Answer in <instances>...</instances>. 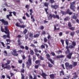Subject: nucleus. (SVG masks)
I'll list each match as a JSON object with an SVG mask.
<instances>
[{
  "label": "nucleus",
  "mask_w": 79,
  "mask_h": 79,
  "mask_svg": "<svg viewBox=\"0 0 79 79\" xmlns=\"http://www.w3.org/2000/svg\"><path fill=\"white\" fill-rule=\"evenodd\" d=\"M55 19L56 18V17L55 16V14L52 15V14H49V16H48V20H51L52 19V18Z\"/></svg>",
  "instance_id": "nucleus-1"
},
{
  "label": "nucleus",
  "mask_w": 79,
  "mask_h": 79,
  "mask_svg": "<svg viewBox=\"0 0 79 79\" xmlns=\"http://www.w3.org/2000/svg\"><path fill=\"white\" fill-rule=\"evenodd\" d=\"M28 62H27V64L28 68H29V66H30V65L31 64V63L32 62V59H31V58H28Z\"/></svg>",
  "instance_id": "nucleus-2"
},
{
  "label": "nucleus",
  "mask_w": 79,
  "mask_h": 79,
  "mask_svg": "<svg viewBox=\"0 0 79 79\" xmlns=\"http://www.w3.org/2000/svg\"><path fill=\"white\" fill-rule=\"evenodd\" d=\"M0 21L2 22L3 24H4V25L5 26H8V22L7 21L3 19H0Z\"/></svg>",
  "instance_id": "nucleus-3"
},
{
  "label": "nucleus",
  "mask_w": 79,
  "mask_h": 79,
  "mask_svg": "<svg viewBox=\"0 0 79 79\" xmlns=\"http://www.w3.org/2000/svg\"><path fill=\"white\" fill-rule=\"evenodd\" d=\"M76 3V1H74L73 2H71L70 3V8L73 9V7H74V9H75V6H74V5H75Z\"/></svg>",
  "instance_id": "nucleus-4"
},
{
  "label": "nucleus",
  "mask_w": 79,
  "mask_h": 79,
  "mask_svg": "<svg viewBox=\"0 0 79 79\" xmlns=\"http://www.w3.org/2000/svg\"><path fill=\"white\" fill-rule=\"evenodd\" d=\"M12 51L14 54H13V53H12V54L14 55V56H18V54L17 53V52H16V49H13L12 50Z\"/></svg>",
  "instance_id": "nucleus-5"
},
{
  "label": "nucleus",
  "mask_w": 79,
  "mask_h": 79,
  "mask_svg": "<svg viewBox=\"0 0 79 79\" xmlns=\"http://www.w3.org/2000/svg\"><path fill=\"white\" fill-rule=\"evenodd\" d=\"M42 71V73L41 74V76L43 77L44 79H46V76H47L48 75L45 73H44L43 70L41 71Z\"/></svg>",
  "instance_id": "nucleus-6"
},
{
  "label": "nucleus",
  "mask_w": 79,
  "mask_h": 79,
  "mask_svg": "<svg viewBox=\"0 0 79 79\" xmlns=\"http://www.w3.org/2000/svg\"><path fill=\"white\" fill-rule=\"evenodd\" d=\"M73 54V52H72L71 53H69V55L67 56V57L68 58V59H69V60H71V56H72V55Z\"/></svg>",
  "instance_id": "nucleus-7"
},
{
  "label": "nucleus",
  "mask_w": 79,
  "mask_h": 79,
  "mask_svg": "<svg viewBox=\"0 0 79 79\" xmlns=\"http://www.w3.org/2000/svg\"><path fill=\"white\" fill-rule=\"evenodd\" d=\"M51 8H54L55 10H56V9L59 8V6L58 5H51Z\"/></svg>",
  "instance_id": "nucleus-8"
},
{
  "label": "nucleus",
  "mask_w": 79,
  "mask_h": 79,
  "mask_svg": "<svg viewBox=\"0 0 79 79\" xmlns=\"http://www.w3.org/2000/svg\"><path fill=\"white\" fill-rule=\"evenodd\" d=\"M4 32L6 34H7V35H6V37H7V38H10V32H6V31H4Z\"/></svg>",
  "instance_id": "nucleus-9"
},
{
  "label": "nucleus",
  "mask_w": 79,
  "mask_h": 79,
  "mask_svg": "<svg viewBox=\"0 0 79 79\" xmlns=\"http://www.w3.org/2000/svg\"><path fill=\"white\" fill-rule=\"evenodd\" d=\"M11 68V67L10 65H7L6 66L4 67V69H8L9 70H10Z\"/></svg>",
  "instance_id": "nucleus-10"
},
{
  "label": "nucleus",
  "mask_w": 79,
  "mask_h": 79,
  "mask_svg": "<svg viewBox=\"0 0 79 79\" xmlns=\"http://www.w3.org/2000/svg\"><path fill=\"white\" fill-rule=\"evenodd\" d=\"M16 37H18V40L17 41V42H18V45H20V39L19 38H20V35H19L17 36H16Z\"/></svg>",
  "instance_id": "nucleus-11"
},
{
  "label": "nucleus",
  "mask_w": 79,
  "mask_h": 79,
  "mask_svg": "<svg viewBox=\"0 0 79 79\" xmlns=\"http://www.w3.org/2000/svg\"><path fill=\"white\" fill-rule=\"evenodd\" d=\"M30 15H31V19H32L33 18V16H32V13H33V10L32 9H31L30 10Z\"/></svg>",
  "instance_id": "nucleus-12"
},
{
  "label": "nucleus",
  "mask_w": 79,
  "mask_h": 79,
  "mask_svg": "<svg viewBox=\"0 0 79 79\" xmlns=\"http://www.w3.org/2000/svg\"><path fill=\"white\" fill-rule=\"evenodd\" d=\"M64 55H61L60 56H56V58L58 59V58H64Z\"/></svg>",
  "instance_id": "nucleus-13"
},
{
  "label": "nucleus",
  "mask_w": 79,
  "mask_h": 79,
  "mask_svg": "<svg viewBox=\"0 0 79 79\" xmlns=\"http://www.w3.org/2000/svg\"><path fill=\"white\" fill-rule=\"evenodd\" d=\"M65 64L66 68L68 70V67L69 65V63L68 62H66L65 63Z\"/></svg>",
  "instance_id": "nucleus-14"
},
{
  "label": "nucleus",
  "mask_w": 79,
  "mask_h": 79,
  "mask_svg": "<svg viewBox=\"0 0 79 79\" xmlns=\"http://www.w3.org/2000/svg\"><path fill=\"white\" fill-rule=\"evenodd\" d=\"M77 14H74V15L72 17V18H73V19H77Z\"/></svg>",
  "instance_id": "nucleus-15"
},
{
  "label": "nucleus",
  "mask_w": 79,
  "mask_h": 79,
  "mask_svg": "<svg viewBox=\"0 0 79 79\" xmlns=\"http://www.w3.org/2000/svg\"><path fill=\"white\" fill-rule=\"evenodd\" d=\"M39 35H40V34H37L34 35L33 37H34V38H36V37H39Z\"/></svg>",
  "instance_id": "nucleus-16"
},
{
  "label": "nucleus",
  "mask_w": 79,
  "mask_h": 79,
  "mask_svg": "<svg viewBox=\"0 0 79 79\" xmlns=\"http://www.w3.org/2000/svg\"><path fill=\"white\" fill-rule=\"evenodd\" d=\"M50 76L51 79H54V78H55V76H54V74H53L50 75Z\"/></svg>",
  "instance_id": "nucleus-17"
},
{
  "label": "nucleus",
  "mask_w": 79,
  "mask_h": 79,
  "mask_svg": "<svg viewBox=\"0 0 79 79\" xmlns=\"http://www.w3.org/2000/svg\"><path fill=\"white\" fill-rule=\"evenodd\" d=\"M44 5L45 6H46L47 8L48 7V4L47 2H44Z\"/></svg>",
  "instance_id": "nucleus-18"
},
{
  "label": "nucleus",
  "mask_w": 79,
  "mask_h": 79,
  "mask_svg": "<svg viewBox=\"0 0 79 79\" xmlns=\"http://www.w3.org/2000/svg\"><path fill=\"white\" fill-rule=\"evenodd\" d=\"M7 63L5 64V66H7L8 64H10V63L11 62V61H10V60H7Z\"/></svg>",
  "instance_id": "nucleus-19"
},
{
  "label": "nucleus",
  "mask_w": 79,
  "mask_h": 79,
  "mask_svg": "<svg viewBox=\"0 0 79 79\" xmlns=\"http://www.w3.org/2000/svg\"><path fill=\"white\" fill-rule=\"evenodd\" d=\"M4 27L5 30L6 31V32H9V30L8 29V26H5Z\"/></svg>",
  "instance_id": "nucleus-20"
},
{
  "label": "nucleus",
  "mask_w": 79,
  "mask_h": 79,
  "mask_svg": "<svg viewBox=\"0 0 79 79\" xmlns=\"http://www.w3.org/2000/svg\"><path fill=\"white\" fill-rule=\"evenodd\" d=\"M48 60L49 61H50V62H51V63H53L54 60H52V59H51L50 58H48Z\"/></svg>",
  "instance_id": "nucleus-21"
},
{
  "label": "nucleus",
  "mask_w": 79,
  "mask_h": 79,
  "mask_svg": "<svg viewBox=\"0 0 79 79\" xmlns=\"http://www.w3.org/2000/svg\"><path fill=\"white\" fill-rule=\"evenodd\" d=\"M75 34V33L74 32V31H73V32H71L70 35H71V36H72V37H73Z\"/></svg>",
  "instance_id": "nucleus-22"
},
{
  "label": "nucleus",
  "mask_w": 79,
  "mask_h": 79,
  "mask_svg": "<svg viewBox=\"0 0 79 79\" xmlns=\"http://www.w3.org/2000/svg\"><path fill=\"white\" fill-rule=\"evenodd\" d=\"M48 66L49 67V68H52L53 67V65H52V64H50L49 63H48Z\"/></svg>",
  "instance_id": "nucleus-23"
},
{
  "label": "nucleus",
  "mask_w": 79,
  "mask_h": 79,
  "mask_svg": "<svg viewBox=\"0 0 79 79\" xmlns=\"http://www.w3.org/2000/svg\"><path fill=\"white\" fill-rule=\"evenodd\" d=\"M40 63V60H36L35 61V63L36 64H39Z\"/></svg>",
  "instance_id": "nucleus-24"
},
{
  "label": "nucleus",
  "mask_w": 79,
  "mask_h": 79,
  "mask_svg": "<svg viewBox=\"0 0 79 79\" xmlns=\"http://www.w3.org/2000/svg\"><path fill=\"white\" fill-rule=\"evenodd\" d=\"M34 54V51L33 50H30V54L31 55H33Z\"/></svg>",
  "instance_id": "nucleus-25"
},
{
  "label": "nucleus",
  "mask_w": 79,
  "mask_h": 79,
  "mask_svg": "<svg viewBox=\"0 0 79 79\" xmlns=\"http://www.w3.org/2000/svg\"><path fill=\"white\" fill-rule=\"evenodd\" d=\"M72 68H73V65H69L68 67V69H72Z\"/></svg>",
  "instance_id": "nucleus-26"
},
{
  "label": "nucleus",
  "mask_w": 79,
  "mask_h": 79,
  "mask_svg": "<svg viewBox=\"0 0 79 79\" xmlns=\"http://www.w3.org/2000/svg\"><path fill=\"white\" fill-rule=\"evenodd\" d=\"M1 30L2 32H5V31H4V29L3 28L2 26H1Z\"/></svg>",
  "instance_id": "nucleus-27"
},
{
  "label": "nucleus",
  "mask_w": 79,
  "mask_h": 79,
  "mask_svg": "<svg viewBox=\"0 0 79 79\" xmlns=\"http://www.w3.org/2000/svg\"><path fill=\"white\" fill-rule=\"evenodd\" d=\"M77 62H74L73 63V66H77Z\"/></svg>",
  "instance_id": "nucleus-28"
},
{
  "label": "nucleus",
  "mask_w": 79,
  "mask_h": 79,
  "mask_svg": "<svg viewBox=\"0 0 79 79\" xmlns=\"http://www.w3.org/2000/svg\"><path fill=\"white\" fill-rule=\"evenodd\" d=\"M21 75L22 76L21 79H24L25 77V76H24V75L23 74V73H21Z\"/></svg>",
  "instance_id": "nucleus-29"
},
{
  "label": "nucleus",
  "mask_w": 79,
  "mask_h": 79,
  "mask_svg": "<svg viewBox=\"0 0 79 79\" xmlns=\"http://www.w3.org/2000/svg\"><path fill=\"white\" fill-rule=\"evenodd\" d=\"M74 46V47H75V45H76V42H74V41H73V43H72V44Z\"/></svg>",
  "instance_id": "nucleus-30"
},
{
  "label": "nucleus",
  "mask_w": 79,
  "mask_h": 79,
  "mask_svg": "<svg viewBox=\"0 0 79 79\" xmlns=\"http://www.w3.org/2000/svg\"><path fill=\"white\" fill-rule=\"evenodd\" d=\"M69 29H70V30H71V31H74V29H75V27H70L69 28Z\"/></svg>",
  "instance_id": "nucleus-31"
},
{
  "label": "nucleus",
  "mask_w": 79,
  "mask_h": 79,
  "mask_svg": "<svg viewBox=\"0 0 79 79\" xmlns=\"http://www.w3.org/2000/svg\"><path fill=\"white\" fill-rule=\"evenodd\" d=\"M49 2H50L51 3H55V2L54 0H49Z\"/></svg>",
  "instance_id": "nucleus-32"
},
{
  "label": "nucleus",
  "mask_w": 79,
  "mask_h": 79,
  "mask_svg": "<svg viewBox=\"0 0 79 79\" xmlns=\"http://www.w3.org/2000/svg\"><path fill=\"white\" fill-rule=\"evenodd\" d=\"M24 71H25V70H24V69L23 68H22L21 70V72L23 73H24Z\"/></svg>",
  "instance_id": "nucleus-33"
},
{
  "label": "nucleus",
  "mask_w": 79,
  "mask_h": 79,
  "mask_svg": "<svg viewBox=\"0 0 79 79\" xmlns=\"http://www.w3.org/2000/svg\"><path fill=\"white\" fill-rule=\"evenodd\" d=\"M39 67V64L38 65H36L35 66V69H38V68Z\"/></svg>",
  "instance_id": "nucleus-34"
},
{
  "label": "nucleus",
  "mask_w": 79,
  "mask_h": 79,
  "mask_svg": "<svg viewBox=\"0 0 79 79\" xmlns=\"http://www.w3.org/2000/svg\"><path fill=\"white\" fill-rule=\"evenodd\" d=\"M69 48H74V46H73V45L72 44L71 45H70L69 46Z\"/></svg>",
  "instance_id": "nucleus-35"
},
{
  "label": "nucleus",
  "mask_w": 79,
  "mask_h": 79,
  "mask_svg": "<svg viewBox=\"0 0 79 79\" xmlns=\"http://www.w3.org/2000/svg\"><path fill=\"white\" fill-rule=\"evenodd\" d=\"M65 42L66 45H67V46H68V45H69V42L68 41V40H65Z\"/></svg>",
  "instance_id": "nucleus-36"
},
{
  "label": "nucleus",
  "mask_w": 79,
  "mask_h": 79,
  "mask_svg": "<svg viewBox=\"0 0 79 79\" xmlns=\"http://www.w3.org/2000/svg\"><path fill=\"white\" fill-rule=\"evenodd\" d=\"M25 27H26V25H20V27H21V28H24Z\"/></svg>",
  "instance_id": "nucleus-37"
},
{
  "label": "nucleus",
  "mask_w": 79,
  "mask_h": 79,
  "mask_svg": "<svg viewBox=\"0 0 79 79\" xmlns=\"http://www.w3.org/2000/svg\"><path fill=\"white\" fill-rule=\"evenodd\" d=\"M16 25L17 27H20V24L19 23H17L16 24Z\"/></svg>",
  "instance_id": "nucleus-38"
},
{
  "label": "nucleus",
  "mask_w": 79,
  "mask_h": 79,
  "mask_svg": "<svg viewBox=\"0 0 79 79\" xmlns=\"http://www.w3.org/2000/svg\"><path fill=\"white\" fill-rule=\"evenodd\" d=\"M34 52L35 53H38L39 52V50L37 48H35L34 49Z\"/></svg>",
  "instance_id": "nucleus-39"
},
{
  "label": "nucleus",
  "mask_w": 79,
  "mask_h": 79,
  "mask_svg": "<svg viewBox=\"0 0 79 79\" xmlns=\"http://www.w3.org/2000/svg\"><path fill=\"white\" fill-rule=\"evenodd\" d=\"M27 29H25L24 31H23V33L24 34H26V33H27Z\"/></svg>",
  "instance_id": "nucleus-40"
},
{
  "label": "nucleus",
  "mask_w": 79,
  "mask_h": 79,
  "mask_svg": "<svg viewBox=\"0 0 79 79\" xmlns=\"http://www.w3.org/2000/svg\"><path fill=\"white\" fill-rule=\"evenodd\" d=\"M55 16H56V18L57 19H60V16H59V15H55Z\"/></svg>",
  "instance_id": "nucleus-41"
},
{
  "label": "nucleus",
  "mask_w": 79,
  "mask_h": 79,
  "mask_svg": "<svg viewBox=\"0 0 79 79\" xmlns=\"http://www.w3.org/2000/svg\"><path fill=\"white\" fill-rule=\"evenodd\" d=\"M40 47H41V48H45V44L44 45L42 44L41 46Z\"/></svg>",
  "instance_id": "nucleus-42"
},
{
  "label": "nucleus",
  "mask_w": 79,
  "mask_h": 79,
  "mask_svg": "<svg viewBox=\"0 0 79 79\" xmlns=\"http://www.w3.org/2000/svg\"><path fill=\"white\" fill-rule=\"evenodd\" d=\"M29 36L31 38H32V37H33V34L32 33H30L29 34Z\"/></svg>",
  "instance_id": "nucleus-43"
},
{
  "label": "nucleus",
  "mask_w": 79,
  "mask_h": 79,
  "mask_svg": "<svg viewBox=\"0 0 79 79\" xmlns=\"http://www.w3.org/2000/svg\"><path fill=\"white\" fill-rule=\"evenodd\" d=\"M6 41L7 42H11V40L9 39H6Z\"/></svg>",
  "instance_id": "nucleus-44"
},
{
  "label": "nucleus",
  "mask_w": 79,
  "mask_h": 79,
  "mask_svg": "<svg viewBox=\"0 0 79 79\" xmlns=\"http://www.w3.org/2000/svg\"><path fill=\"white\" fill-rule=\"evenodd\" d=\"M61 13L62 14V15H65L66 14V12L64 11H61Z\"/></svg>",
  "instance_id": "nucleus-45"
},
{
  "label": "nucleus",
  "mask_w": 79,
  "mask_h": 79,
  "mask_svg": "<svg viewBox=\"0 0 79 79\" xmlns=\"http://www.w3.org/2000/svg\"><path fill=\"white\" fill-rule=\"evenodd\" d=\"M25 7L26 8H27V10H29V6L28 5H26Z\"/></svg>",
  "instance_id": "nucleus-46"
},
{
  "label": "nucleus",
  "mask_w": 79,
  "mask_h": 79,
  "mask_svg": "<svg viewBox=\"0 0 79 79\" xmlns=\"http://www.w3.org/2000/svg\"><path fill=\"white\" fill-rule=\"evenodd\" d=\"M4 55L5 56H6L7 55V52H6V51H4Z\"/></svg>",
  "instance_id": "nucleus-47"
},
{
  "label": "nucleus",
  "mask_w": 79,
  "mask_h": 79,
  "mask_svg": "<svg viewBox=\"0 0 79 79\" xmlns=\"http://www.w3.org/2000/svg\"><path fill=\"white\" fill-rule=\"evenodd\" d=\"M2 37L4 39H5L6 38V35H4L2 36Z\"/></svg>",
  "instance_id": "nucleus-48"
},
{
  "label": "nucleus",
  "mask_w": 79,
  "mask_h": 79,
  "mask_svg": "<svg viewBox=\"0 0 79 79\" xmlns=\"http://www.w3.org/2000/svg\"><path fill=\"white\" fill-rule=\"evenodd\" d=\"M46 56L48 58H48H50V55L48 54H46Z\"/></svg>",
  "instance_id": "nucleus-49"
},
{
  "label": "nucleus",
  "mask_w": 79,
  "mask_h": 79,
  "mask_svg": "<svg viewBox=\"0 0 79 79\" xmlns=\"http://www.w3.org/2000/svg\"><path fill=\"white\" fill-rule=\"evenodd\" d=\"M60 41L62 43L63 45H64V40H61Z\"/></svg>",
  "instance_id": "nucleus-50"
},
{
  "label": "nucleus",
  "mask_w": 79,
  "mask_h": 79,
  "mask_svg": "<svg viewBox=\"0 0 79 79\" xmlns=\"http://www.w3.org/2000/svg\"><path fill=\"white\" fill-rule=\"evenodd\" d=\"M72 10H73V11H76V10H75V9H76V7H75V8L74 9V7H72V9L71 8H70Z\"/></svg>",
  "instance_id": "nucleus-51"
},
{
  "label": "nucleus",
  "mask_w": 79,
  "mask_h": 79,
  "mask_svg": "<svg viewBox=\"0 0 79 79\" xmlns=\"http://www.w3.org/2000/svg\"><path fill=\"white\" fill-rule=\"evenodd\" d=\"M25 50H29V47H28L27 46H26L25 47Z\"/></svg>",
  "instance_id": "nucleus-52"
},
{
  "label": "nucleus",
  "mask_w": 79,
  "mask_h": 79,
  "mask_svg": "<svg viewBox=\"0 0 79 79\" xmlns=\"http://www.w3.org/2000/svg\"><path fill=\"white\" fill-rule=\"evenodd\" d=\"M68 26L69 27H71L72 26V25H71V23L69 22L68 23Z\"/></svg>",
  "instance_id": "nucleus-53"
},
{
  "label": "nucleus",
  "mask_w": 79,
  "mask_h": 79,
  "mask_svg": "<svg viewBox=\"0 0 79 79\" xmlns=\"http://www.w3.org/2000/svg\"><path fill=\"white\" fill-rule=\"evenodd\" d=\"M20 47L21 48H22V49H24V48H25L24 47L23 45L20 46Z\"/></svg>",
  "instance_id": "nucleus-54"
},
{
  "label": "nucleus",
  "mask_w": 79,
  "mask_h": 79,
  "mask_svg": "<svg viewBox=\"0 0 79 79\" xmlns=\"http://www.w3.org/2000/svg\"><path fill=\"white\" fill-rule=\"evenodd\" d=\"M29 79H33L32 78V75H29Z\"/></svg>",
  "instance_id": "nucleus-55"
},
{
  "label": "nucleus",
  "mask_w": 79,
  "mask_h": 79,
  "mask_svg": "<svg viewBox=\"0 0 79 79\" xmlns=\"http://www.w3.org/2000/svg\"><path fill=\"white\" fill-rule=\"evenodd\" d=\"M51 53L52 55H53V56H55V54L53 52H51Z\"/></svg>",
  "instance_id": "nucleus-56"
},
{
  "label": "nucleus",
  "mask_w": 79,
  "mask_h": 79,
  "mask_svg": "<svg viewBox=\"0 0 79 79\" xmlns=\"http://www.w3.org/2000/svg\"><path fill=\"white\" fill-rule=\"evenodd\" d=\"M23 60H25V59H26V56H25L23 55V56H22Z\"/></svg>",
  "instance_id": "nucleus-57"
},
{
  "label": "nucleus",
  "mask_w": 79,
  "mask_h": 79,
  "mask_svg": "<svg viewBox=\"0 0 79 79\" xmlns=\"http://www.w3.org/2000/svg\"><path fill=\"white\" fill-rule=\"evenodd\" d=\"M44 29V26H42L40 27V29H41V30H42Z\"/></svg>",
  "instance_id": "nucleus-58"
},
{
  "label": "nucleus",
  "mask_w": 79,
  "mask_h": 79,
  "mask_svg": "<svg viewBox=\"0 0 79 79\" xmlns=\"http://www.w3.org/2000/svg\"><path fill=\"white\" fill-rule=\"evenodd\" d=\"M6 16L7 19H8L9 20H11V19H10L9 16V15H7Z\"/></svg>",
  "instance_id": "nucleus-59"
},
{
  "label": "nucleus",
  "mask_w": 79,
  "mask_h": 79,
  "mask_svg": "<svg viewBox=\"0 0 79 79\" xmlns=\"http://www.w3.org/2000/svg\"><path fill=\"white\" fill-rule=\"evenodd\" d=\"M59 35L60 36H62V35H63V33H62V32H60L59 33Z\"/></svg>",
  "instance_id": "nucleus-60"
},
{
  "label": "nucleus",
  "mask_w": 79,
  "mask_h": 79,
  "mask_svg": "<svg viewBox=\"0 0 79 79\" xmlns=\"http://www.w3.org/2000/svg\"><path fill=\"white\" fill-rule=\"evenodd\" d=\"M44 41L45 42H47V39L46 38H44Z\"/></svg>",
  "instance_id": "nucleus-61"
},
{
  "label": "nucleus",
  "mask_w": 79,
  "mask_h": 79,
  "mask_svg": "<svg viewBox=\"0 0 79 79\" xmlns=\"http://www.w3.org/2000/svg\"><path fill=\"white\" fill-rule=\"evenodd\" d=\"M12 13H13V14L14 15V16H16V12L13 11V12H12Z\"/></svg>",
  "instance_id": "nucleus-62"
},
{
  "label": "nucleus",
  "mask_w": 79,
  "mask_h": 79,
  "mask_svg": "<svg viewBox=\"0 0 79 79\" xmlns=\"http://www.w3.org/2000/svg\"><path fill=\"white\" fill-rule=\"evenodd\" d=\"M73 78H75V79H76V78H77V75H75L73 76Z\"/></svg>",
  "instance_id": "nucleus-63"
},
{
  "label": "nucleus",
  "mask_w": 79,
  "mask_h": 79,
  "mask_svg": "<svg viewBox=\"0 0 79 79\" xmlns=\"http://www.w3.org/2000/svg\"><path fill=\"white\" fill-rule=\"evenodd\" d=\"M68 18L66 17L64 19V21H68Z\"/></svg>",
  "instance_id": "nucleus-64"
}]
</instances>
